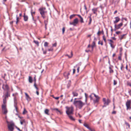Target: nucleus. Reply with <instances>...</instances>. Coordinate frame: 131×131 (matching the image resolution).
<instances>
[{
    "mask_svg": "<svg viewBox=\"0 0 131 131\" xmlns=\"http://www.w3.org/2000/svg\"><path fill=\"white\" fill-rule=\"evenodd\" d=\"M7 93L5 96L4 98H3V104L2 106V113L5 115L6 114L7 112L8 111L6 108V99H7Z\"/></svg>",
    "mask_w": 131,
    "mask_h": 131,
    "instance_id": "f257e3e1",
    "label": "nucleus"
},
{
    "mask_svg": "<svg viewBox=\"0 0 131 131\" xmlns=\"http://www.w3.org/2000/svg\"><path fill=\"white\" fill-rule=\"evenodd\" d=\"M73 104L77 107L80 109L85 104V103L83 102L80 100L77 101L74 100Z\"/></svg>",
    "mask_w": 131,
    "mask_h": 131,
    "instance_id": "f03ea898",
    "label": "nucleus"
},
{
    "mask_svg": "<svg viewBox=\"0 0 131 131\" xmlns=\"http://www.w3.org/2000/svg\"><path fill=\"white\" fill-rule=\"evenodd\" d=\"M2 88L4 90V91L6 90V92L5 94L4 92V95L3 96V98H4L5 96L7 93V98H8L9 96H10V94H9V88L8 86V85L6 84H3L2 86Z\"/></svg>",
    "mask_w": 131,
    "mask_h": 131,
    "instance_id": "7ed1b4c3",
    "label": "nucleus"
},
{
    "mask_svg": "<svg viewBox=\"0 0 131 131\" xmlns=\"http://www.w3.org/2000/svg\"><path fill=\"white\" fill-rule=\"evenodd\" d=\"M66 113L68 115L73 114V107H69L68 106H66Z\"/></svg>",
    "mask_w": 131,
    "mask_h": 131,
    "instance_id": "20e7f679",
    "label": "nucleus"
},
{
    "mask_svg": "<svg viewBox=\"0 0 131 131\" xmlns=\"http://www.w3.org/2000/svg\"><path fill=\"white\" fill-rule=\"evenodd\" d=\"M46 9L45 7H42L40 8L39 9V10L40 11V14H41L42 17L44 19L46 16L45 15V10Z\"/></svg>",
    "mask_w": 131,
    "mask_h": 131,
    "instance_id": "39448f33",
    "label": "nucleus"
},
{
    "mask_svg": "<svg viewBox=\"0 0 131 131\" xmlns=\"http://www.w3.org/2000/svg\"><path fill=\"white\" fill-rule=\"evenodd\" d=\"M8 128L9 130L13 131L14 129V124L12 122H8Z\"/></svg>",
    "mask_w": 131,
    "mask_h": 131,
    "instance_id": "423d86ee",
    "label": "nucleus"
},
{
    "mask_svg": "<svg viewBox=\"0 0 131 131\" xmlns=\"http://www.w3.org/2000/svg\"><path fill=\"white\" fill-rule=\"evenodd\" d=\"M103 101L104 102V105L103 106V107H105L107 105H108L109 103L110 102V100L107 99V100H106L105 98H103Z\"/></svg>",
    "mask_w": 131,
    "mask_h": 131,
    "instance_id": "0eeeda50",
    "label": "nucleus"
},
{
    "mask_svg": "<svg viewBox=\"0 0 131 131\" xmlns=\"http://www.w3.org/2000/svg\"><path fill=\"white\" fill-rule=\"evenodd\" d=\"M78 22V20L77 18H76L74 20L73 22H70V24L75 26L77 24Z\"/></svg>",
    "mask_w": 131,
    "mask_h": 131,
    "instance_id": "6e6552de",
    "label": "nucleus"
},
{
    "mask_svg": "<svg viewBox=\"0 0 131 131\" xmlns=\"http://www.w3.org/2000/svg\"><path fill=\"white\" fill-rule=\"evenodd\" d=\"M130 103L131 101L130 100H128L127 101V102L126 103V105L127 107V110H128V109H130Z\"/></svg>",
    "mask_w": 131,
    "mask_h": 131,
    "instance_id": "1a4fd4ad",
    "label": "nucleus"
},
{
    "mask_svg": "<svg viewBox=\"0 0 131 131\" xmlns=\"http://www.w3.org/2000/svg\"><path fill=\"white\" fill-rule=\"evenodd\" d=\"M123 25V23H121L118 25H115L114 27L115 28V30L118 29L120 28Z\"/></svg>",
    "mask_w": 131,
    "mask_h": 131,
    "instance_id": "9d476101",
    "label": "nucleus"
},
{
    "mask_svg": "<svg viewBox=\"0 0 131 131\" xmlns=\"http://www.w3.org/2000/svg\"><path fill=\"white\" fill-rule=\"evenodd\" d=\"M108 41H109V43L111 47L113 49H114L115 48V46L113 45V41L111 39H108Z\"/></svg>",
    "mask_w": 131,
    "mask_h": 131,
    "instance_id": "9b49d317",
    "label": "nucleus"
},
{
    "mask_svg": "<svg viewBox=\"0 0 131 131\" xmlns=\"http://www.w3.org/2000/svg\"><path fill=\"white\" fill-rule=\"evenodd\" d=\"M29 82H32V81H34L35 82L36 81V77H34V79H33L31 76L29 77L28 79Z\"/></svg>",
    "mask_w": 131,
    "mask_h": 131,
    "instance_id": "f8f14e48",
    "label": "nucleus"
},
{
    "mask_svg": "<svg viewBox=\"0 0 131 131\" xmlns=\"http://www.w3.org/2000/svg\"><path fill=\"white\" fill-rule=\"evenodd\" d=\"M113 67L112 66H111L109 67V72L110 73H113L114 72V70L113 69Z\"/></svg>",
    "mask_w": 131,
    "mask_h": 131,
    "instance_id": "ddd939ff",
    "label": "nucleus"
},
{
    "mask_svg": "<svg viewBox=\"0 0 131 131\" xmlns=\"http://www.w3.org/2000/svg\"><path fill=\"white\" fill-rule=\"evenodd\" d=\"M115 21H114V24H116L120 20V19L118 17H115Z\"/></svg>",
    "mask_w": 131,
    "mask_h": 131,
    "instance_id": "4468645a",
    "label": "nucleus"
},
{
    "mask_svg": "<svg viewBox=\"0 0 131 131\" xmlns=\"http://www.w3.org/2000/svg\"><path fill=\"white\" fill-rule=\"evenodd\" d=\"M25 94L26 96V99L28 101H30V98L28 94L26 93H25Z\"/></svg>",
    "mask_w": 131,
    "mask_h": 131,
    "instance_id": "2eb2a0df",
    "label": "nucleus"
},
{
    "mask_svg": "<svg viewBox=\"0 0 131 131\" xmlns=\"http://www.w3.org/2000/svg\"><path fill=\"white\" fill-rule=\"evenodd\" d=\"M34 86L35 88H36V89L37 90V91L36 92V93L38 95L39 94V93L38 91V87H37V85L36 84V83L35 82V83L34 84Z\"/></svg>",
    "mask_w": 131,
    "mask_h": 131,
    "instance_id": "dca6fc26",
    "label": "nucleus"
},
{
    "mask_svg": "<svg viewBox=\"0 0 131 131\" xmlns=\"http://www.w3.org/2000/svg\"><path fill=\"white\" fill-rule=\"evenodd\" d=\"M70 75L69 73L65 72L64 74V75L66 78L68 79V76Z\"/></svg>",
    "mask_w": 131,
    "mask_h": 131,
    "instance_id": "f3484780",
    "label": "nucleus"
},
{
    "mask_svg": "<svg viewBox=\"0 0 131 131\" xmlns=\"http://www.w3.org/2000/svg\"><path fill=\"white\" fill-rule=\"evenodd\" d=\"M97 8H94L92 9V11L94 14L97 15L96 12L97 11Z\"/></svg>",
    "mask_w": 131,
    "mask_h": 131,
    "instance_id": "a211bd4d",
    "label": "nucleus"
},
{
    "mask_svg": "<svg viewBox=\"0 0 131 131\" xmlns=\"http://www.w3.org/2000/svg\"><path fill=\"white\" fill-rule=\"evenodd\" d=\"M102 34L103 35L104 34V32L103 30H102L101 31H100V29H99V30L97 33V34L98 36H100L101 34Z\"/></svg>",
    "mask_w": 131,
    "mask_h": 131,
    "instance_id": "6ab92c4d",
    "label": "nucleus"
},
{
    "mask_svg": "<svg viewBox=\"0 0 131 131\" xmlns=\"http://www.w3.org/2000/svg\"><path fill=\"white\" fill-rule=\"evenodd\" d=\"M84 125L85 127L87 128H88L89 130H90L91 131H94V130H92L90 127H89L88 125V124H86V123H84Z\"/></svg>",
    "mask_w": 131,
    "mask_h": 131,
    "instance_id": "aec40b11",
    "label": "nucleus"
},
{
    "mask_svg": "<svg viewBox=\"0 0 131 131\" xmlns=\"http://www.w3.org/2000/svg\"><path fill=\"white\" fill-rule=\"evenodd\" d=\"M77 16H78L80 18V21L81 23H84L83 18L79 14H78L77 15Z\"/></svg>",
    "mask_w": 131,
    "mask_h": 131,
    "instance_id": "412c9836",
    "label": "nucleus"
},
{
    "mask_svg": "<svg viewBox=\"0 0 131 131\" xmlns=\"http://www.w3.org/2000/svg\"><path fill=\"white\" fill-rule=\"evenodd\" d=\"M125 35L124 34L123 35H122L120 36L119 37V38L121 40L122 39L125 38Z\"/></svg>",
    "mask_w": 131,
    "mask_h": 131,
    "instance_id": "4be33fe9",
    "label": "nucleus"
},
{
    "mask_svg": "<svg viewBox=\"0 0 131 131\" xmlns=\"http://www.w3.org/2000/svg\"><path fill=\"white\" fill-rule=\"evenodd\" d=\"M24 20L25 21H28V17L27 16H23Z\"/></svg>",
    "mask_w": 131,
    "mask_h": 131,
    "instance_id": "5701e85b",
    "label": "nucleus"
},
{
    "mask_svg": "<svg viewBox=\"0 0 131 131\" xmlns=\"http://www.w3.org/2000/svg\"><path fill=\"white\" fill-rule=\"evenodd\" d=\"M68 115L70 119L73 121L75 120L74 118L71 115Z\"/></svg>",
    "mask_w": 131,
    "mask_h": 131,
    "instance_id": "b1692460",
    "label": "nucleus"
},
{
    "mask_svg": "<svg viewBox=\"0 0 131 131\" xmlns=\"http://www.w3.org/2000/svg\"><path fill=\"white\" fill-rule=\"evenodd\" d=\"M72 94L73 96H77L78 95V93L75 92H73L72 93Z\"/></svg>",
    "mask_w": 131,
    "mask_h": 131,
    "instance_id": "393cba45",
    "label": "nucleus"
},
{
    "mask_svg": "<svg viewBox=\"0 0 131 131\" xmlns=\"http://www.w3.org/2000/svg\"><path fill=\"white\" fill-rule=\"evenodd\" d=\"M89 23L88 25H89L90 24H91L92 21L91 15H90V16H89Z\"/></svg>",
    "mask_w": 131,
    "mask_h": 131,
    "instance_id": "a878e982",
    "label": "nucleus"
},
{
    "mask_svg": "<svg viewBox=\"0 0 131 131\" xmlns=\"http://www.w3.org/2000/svg\"><path fill=\"white\" fill-rule=\"evenodd\" d=\"M49 112V110H48L47 109H46L45 111V113L47 115H49V114L48 113Z\"/></svg>",
    "mask_w": 131,
    "mask_h": 131,
    "instance_id": "bb28decb",
    "label": "nucleus"
},
{
    "mask_svg": "<svg viewBox=\"0 0 131 131\" xmlns=\"http://www.w3.org/2000/svg\"><path fill=\"white\" fill-rule=\"evenodd\" d=\"M33 42L35 43L36 45H37V46H39V43L38 41L34 40Z\"/></svg>",
    "mask_w": 131,
    "mask_h": 131,
    "instance_id": "cd10ccee",
    "label": "nucleus"
},
{
    "mask_svg": "<svg viewBox=\"0 0 131 131\" xmlns=\"http://www.w3.org/2000/svg\"><path fill=\"white\" fill-rule=\"evenodd\" d=\"M102 38H103V39L105 43L106 44V38L105 37V36L104 35L103 36Z\"/></svg>",
    "mask_w": 131,
    "mask_h": 131,
    "instance_id": "c85d7f7f",
    "label": "nucleus"
},
{
    "mask_svg": "<svg viewBox=\"0 0 131 131\" xmlns=\"http://www.w3.org/2000/svg\"><path fill=\"white\" fill-rule=\"evenodd\" d=\"M95 46V42L94 41H93L92 43V45L91 46V47L92 48V49H93L94 47Z\"/></svg>",
    "mask_w": 131,
    "mask_h": 131,
    "instance_id": "c756f323",
    "label": "nucleus"
},
{
    "mask_svg": "<svg viewBox=\"0 0 131 131\" xmlns=\"http://www.w3.org/2000/svg\"><path fill=\"white\" fill-rule=\"evenodd\" d=\"M71 56H70L68 54H66V56H67L69 58H71L72 57V56H73V53H72V51H71Z\"/></svg>",
    "mask_w": 131,
    "mask_h": 131,
    "instance_id": "7c9ffc66",
    "label": "nucleus"
},
{
    "mask_svg": "<svg viewBox=\"0 0 131 131\" xmlns=\"http://www.w3.org/2000/svg\"><path fill=\"white\" fill-rule=\"evenodd\" d=\"M99 44H100L101 46L103 45V42L102 41L100 40L98 43Z\"/></svg>",
    "mask_w": 131,
    "mask_h": 131,
    "instance_id": "2f4dec72",
    "label": "nucleus"
},
{
    "mask_svg": "<svg viewBox=\"0 0 131 131\" xmlns=\"http://www.w3.org/2000/svg\"><path fill=\"white\" fill-rule=\"evenodd\" d=\"M77 14H73L72 15H71L70 17V19H71L73 17H74L75 16H77Z\"/></svg>",
    "mask_w": 131,
    "mask_h": 131,
    "instance_id": "473e14b6",
    "label": "nucleus"
},
{
    "mask_svg": "<svg viewBox=\"0 0 131 131\" xmlns=\"http://www.w3.org/2000/svg\"><path fill=\"white\" fill-rule=\"evenodd\" d=\"M125 123L126 125V126H128V127H127V128H129L130 127V125H129V124L127 123L126 122H125Z\"/></svg>",
    "mask_w": 131,
    "mask_h": 131,
    "instance_id": "72a5a7b5",
    "label": "nucleus"
},
{
    "mask_svg": "<svg viewBox=\"0 0 131 131\" xmlns=\"http://www.w3.org/2000/svg\"><path fill=\"white\" fill-rule=\"evenodd\" d=\"M93 94L94 95V96L95 97L96 99H100V97L96 95L95 94L93 93Z\"/></svg>",
    "mask_w": 131,
    "mask_h": 131,
    "instance_id": "f704fd0d",
    "label": "nucleus"
},
{
    "mask_svg": "<svg viewBox=\"0 0 131 131\" xmlns=\"http://www.w3.org/2000/svg\"><path fill=\"white\" fill-rule=\"evenodd\" d=\"M48 43L47 42H45L44 46L45 47H47L48 46Z\"/></svg>",
    "mask_w": 131,
    "mask_h": 131,
    "instance_id": "c9c22d12",
    "label": "nucleus"
},
{
    "mask_svg": "<svg viewBox=\"0 0 131 131\" xmlns=\"http://www.w3.org/2000/svg\"><path fill=\"white\" fill-rule=\"evenodd\" d=\"M65 30V28L64 27H63L62 29V34H63L64 32V31Z\"/></svg>",
    "mask_w": 131,
    "mask_h": 131,
    "instance_id": "e433bc0d",
    "label": "nucleus"
},
{
    "mask_svg": "<svg viewBox=\"0 0 131 131\" xmlns=\"http://www.w3.org/2000/svg\"><path fill=\"white\" fill-rule=\"evenodd\" d=\"M27 112V111L26 110L25 108H24V110L23 112V114H25Z\"/></svg>",
    "mask_w": 131,
    "mask_h": 131,
    "instance_id": "4c0bfd02",
    "label": "nucleus"
},
{
    "mask_svg": "<svg viewBox=\"0 0 131 131\" xmlns=\"http://www.w3.org/2000/svg\"><path fill=\"white\" fill-rule=\"evenodd\" d=\"M24 122L25 120L24 119L20 121V123L21 125H22Z\"/></svg>",
    "mask_w": 131,
    "mask_h": 131,
    "instance_id": "58836bf2",
    "label": "nucleus"
},
{
    "mask_svg": "<svg viewBox=\"0 0 131 131\" xmlns=\"http://www.w3.org/2000/svg\"><path fill=\"white\" fill-rule=\"evenodd\" d=\"M85 102H86L87 101V96L88 95L86 93H85Z\"/></svg>",
    "mask_w": 131,
    "mask_h": 131,
    "instance_id": "ea45409f",
    "label": "nucleus"
},
{
    "mask_svg": "<svg viewBox=\"0 0 131 131\" xmlns=\"http://www.w3.org/2000/svg\"><path fill=\"white\" fill-rule=\"evenodd\" d=\"M122 56L121 55L120 56H118V60L121 61L122 60Z\"/></svg>",
    "mask_w": 131,
    "mask_h": 131,
    "instance_id": "a19ab883",
    "label": "nucleus"
},
{
    "mask_svg": "<svg viewBox=\"0 0 131 131\" xmlns=\"http://www.w3.org/2000/svg\"><path fill=\"white\" fill-rule=\"evenodd\" d=\"M44 23L45 25V26H47L48 24V21H47L45 20L44 21Z\"/></svg>",
    "mask_w": 131,
    "mask_h": 131,
    "instance_id": "79ce46f5",
    "label": "nucleus"
},
{
    "mask_svg": "<svg viewBox=\"0 0 131 131\" xmlns=\"http://www.w3.org/2000/svg\"><path fill=\"white\" fill-rule=\"evenodd\" d=\"M54 110L56 111H58L61 114L62 113L58 109V108H56L54 109Z\"/></svg>",
    "mask_w": 131,
    "mask_h": 131,
    "instance_id": "37998d69",
    "label": "nucleus"
},
{
    "mask_svg": "<svg viewBox=\"0 0 131 131\" xmlns=\"http://www.w3.org/2000/svg\"><path fill=\"white\" fill-rule=\"evenodd\" d=\"M42 50L43 51V53L44 54H46L47 53V51H44L43 50V48L42 49Z\"/></svg>",
    "mask_w": 131,
    "mask_h": 131,
    "instance_id": "c03bdc74",
    "label": "nucleus"
},
{
    "mask_svg": "<svg viewBox=\"0 0 131 131\" xmlns=\"http://www.w3.org/2000/svg\"><path fill=\"white\" fill-rule=\"evenodd\" d=\"M99 99H96L94 101V102L96 103V102H98Z\"/></svg>",
    "mask_w": 131,
    "mask_h": 131,
    "instance_id": "a18cd8bd",
    "label": "nucleus"
},
{
    "mask_svg": "<svg viewBox=\"0 0 131 131\" xmlns=\"http://www.w3.org/2000/svg\"><path fill=\"white\" fill-rule=\"evenodd\" d=\"M57 46V43L56 42L54 44H53L52 46L53 47H56Z\"/></svg>",
    "mask_w": 131,
    "mask_h": 131,
    "instance_id": "49530a36",
    "label": "nucleus"
},
{
    "mask_svg": "<svg viewBox=\"0 0 131 131\" xmlns=\"http://www.w3.org/2000/svg\"><path fill=\"white\" fill-rule=\"evenodd\" d=\"M92 34H89V35H88L87 36V38H88V37H90V38L91 37V36H92Z\"/></svg>",
    "mask_w": 131,
    "mask_h": 131,
    "instance_id": "de8ad7c7",
    "label": "nucleus"
},
{
    "mask_svg": "<svg viewBox=\"0 0 131 131\" xmlns=\"http://www.w3.org/2000/svg\"><path fill=\"white\" fill-rule=\"evenodd\" d=\"M124 67L122 64H121V69L122 70H123V68Z\"/></svg>",
    "mask_w": 131,
    "mask_h": 131,
    "instance_id": "09e8293b",
    "label": "nucleus"
},
{
    "mask_svg": "<svg viewBox=\"0 0 131 131\" xmlns=\"http://www.w3.org/2000/svg\"><path fill=\"white\" fill-rule=\"evenodd\" d=\"M121 33V32L119 31H117L116 32V34H120Z\"/></svg>",
    "mask_w": 131,
    "mask_h": 131,
    "instance_id": "8fccbe9b",
    "label": "nucleus"
},
{
    "mask_svg": "<svg viewBox=\"0 0 131 131\" xmlns=\"http://www.w3.org/2000/svg\"><path fill=\"white\" fill-rule=\"evenodd\" d=\"M48 50L49 51H52L53 50V49L52 48H51L50 49H49Z\"/></svg>",
    "mask_w": 131,
    "mask_h": 131,
    "instance_id": "3c124183",
    "label": "nucleus"
},
{
    "mask_svg": "<svg viewBox=\"0 0 131 131\" xmlns=\"http://www.w3.org/2000/svg\"><path fill=\"white\" fill-rule=\"evenodd\" d=\"M16 21H19V18L18 17H17V15L16 16Z\"/></svg>",
    "mask_w": 131,
    "mask_h": 131,
    "instance_id": "603ef678",
    "label": "nucleus"
},
{
    "mask_svg": "<svg viewBox=\"0 0 131 131\" xmlns=\"http://www.w3.org/2000/svg\"><path fill=\"white\" fill-rule=\"evenodd\" d=\"M84 8L85 9V10H86L87 8H86V5L85 4H84Z\"/></svg>",
    "mask_w": 131,
    "mask_h": 131,
    "instance_id": "864d4df0",
    "label": "nucleus"
},
{
    "mask_svg": "<svg viewBox=\"0 0 131 131\" xmlns=\"http://www.w3.org/2000/svg\"><path fill=\"white\" fill-rule=\"evenodd\" d=\"M35 11L32 12V11L31 12V14L32 15L33 14H35Z\"/></svg>",
    "mask_w": 131,
    "mask_h": 131,
    "instance_id": "5fc2aeb1",
    "label": "nucleus"
},
{
    "mask_svg": "<svg viewBox=\"0 0 131 131\" xmlns=\"http://www.w3.org/2000/svg\"><path fill=\"white\" fill-rule=\"evenodd\" d=\"M54 97V98L55 99H56V100H58V99H59V97Z\"/></svg>",
    "mask_w": 131,
    "mask_h": 131,
    "instance_id": "6e6d98bb",
    "label": "nucleus"
},
{
    "mask_svg": "<svg viewBox=\"0 0 131 131\" xmlns=\"http://www.w3.org/2000/svg\"><path fill=\"white\" fill-rule=\"evenodd\" d=\"M79 68H80V67H78V68H77V72L78 73L79 72Z\"/></svg>",
    "mask_w": 131,
    "mask_h": 131,
    "instance_id": "4d7b16f0",
    "label": "nucleus"
},
{
    "mask_svg": "<svg viewBox=\"0 0 131 131\" xmlns=\"http://www.w3.org/2000/svg\"><path fill=\"white\" fill-rule=\"evenodd\" d=\"M112 38L113 39V40H116V38L114 37H112Z\"/></svg>",
    "mask_w": 131,
    "mask_h": 131,
    "instance_id": "13d9d810",
    "label": "nucleus"
},
{
    "mask_svg": "<svg viewBox=\"0 0 131 131\" xmlns=\"http://www.w3.org/2000/svg\"><path fill=\"white\" fill-rule=\"evenodd\" d=\"M75 71V69H73V73L74 74Z\"/></svg>",
    "mask_w": 131,
    "mask_h": 131,
    "instance_id": "bf43d9fd",
    "label": "nucleus"
},
{
    "mask_svg": "<svg viewBox=\"0 0 131 131\" xmlns=\"http://www.w3.org/2000/svg\"><path fill=\"white\" fill-rule=\"evenodd\" d=\"M112 114H115L116 113V112L115 111H113L112 113Z\"/></svg>",
    "mask_w": 131,
    "mask_h": 131,
    "instance_id": "052dcab7",
    "label": "nucleus"
},
{
    "mask_svg": "<svg viewBox=\"0 0 131 131\" xmlns=\"http://www.w3.org/2000/svg\"><path fill=\"white\" fill-rule=\"evenodd\" d=\"M70 83H68V86H67V87L68 88H69V87L70 86Z\"/></svg>",
    "mask_w": 131,
    "mask_h": 131,
    "instance_id": "680f3d73",
    "label": "nucleus"
},
{
    "mask_svg": "<svg viewBox=\"0 0 131 131\" xmlns=\"http://www.w3.org/2000/svg\"><path fill=\"white\" fill-rule=\"evenodd\" d=\"M117 12V10H116L114 12V14H115Z\"/></svg>",
    "mask_w": 131,
    "mask_h": 131,
    "instance_id": "e2e57ef3",
    "label": "nucleus"
},
{
    "mask_svg": "<svg viewBox=\"0 0 131 131\" xmlns=\"http://www.w3.org/2000/svg\"><path fill=\"white\" fill-rule=\"evenodd\" d=\"M81 121H81V120H80V119H79V122L80 123H81Z\"/></svg>",
    "mask_w": 131,
    "mask_h": 131,
    "instance_id": "0e129e2a",
    "label": "nucleus"
},
{
    "mask_svg": "<svg viewBox=\"0 0 131 131\" xmlns=\"http://www.w3.org/2000/svg\"><path fill=\"white\" fill-rule=\"evenodd\" d=\"M115 55V53H114L113 55V57H114Z\"/></svg>",
    "mask_w": 131,
    "mask_h": 131,
    "instance_id": "69168bd1",
    "label": "nucleus"
},
{
    "mask_svg": "<svg viewBox=\"0 0 131 131\" xmlns=\"http://www.w3.org/2000/svg\"><path fill=\"white\" fill-rule=\"evenodd\" d=\"M117 82H114V85H115L117 84Z\"/></svg>",
    "mask_w": 131,
    "mask_h": 131,
    "instance_id": "338daca9",
    "label": "nucleus"
},
{
    "mask_svg": "<svg viewBox=\"0 0 131 131\" xmlns=\"http://www.w3.org/2000/svg\"><path fill=\"white\" fill-rule=\"evenodd\" d=\"M19 49L20 50H22V48L21 47H20L19 48Z\"/></svg>",
    "mask_w": 131,
    "mask_h": 131,
    "instance_id": "774afa93",
    "label": "nucleus"
}]
</instances>
